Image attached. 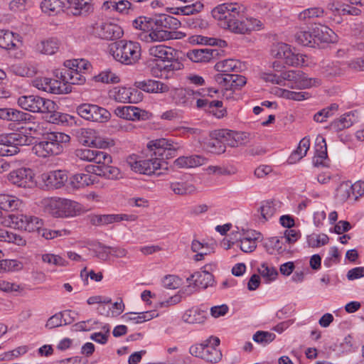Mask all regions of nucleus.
Returning a JSON list of instances; mask_svg holds the SVG:
<instances>
[{"instance_id":"13d9d810","label":"nucleus","mask_w":364,"mask_h":364,"mask_svg":"<svg viewBox=\"0 0 364 364\" xmlns=\"http://www.w3.org/2000/svg\"><path fill=\"white\" fill-rule=\"evenodd\" d=\"M22 264L16 259L0 260V272H11L21 269Z\"/></svg>"},{"instance_id":"69168bd1","label":"nucleus","mask_w":364,"mask_h":364,"mask_svg":"<svg viewBox=\"0 0 364 364\" xmlns=\"http://www.w3.org/2000/svg\"><path fill=\"white\" fill-rule=\"evenodd\" d=\"M100 247L102 248L105 252L119 258L124 257L127 254L126 249L119 247H108L100 244Z\"/></svg>"},{"instance_id":"f03ea898","label":"nucleus","mask_w":364,"mask_h":364,"mask_svg":"<svg viewBox=\"0 0 364 364\" xmlns=\"http://www.w3.org/2000/svg\"><path fill=\"white\" fill-rule=\"evenodd\" d=\"M181 24V21L172 16L160 14L153 18V28L149 34L146 35L143 39L146 42H160L181 38L184 36L183 33L176 31Z\"/></svg>"},{"instance_id":"f257e3e1","label":"nucleus","mask_w":364,"mask_h":364,"mask_svg":"<svg viewBox=\"0 0 364 364\" xmlns=\"http://www.w3.org/2000/svg\"><path fill=\"white\" fill-rule=\"evenodd\" d=\"M212 16L219 21L220 27L237 34H245L259 31L262 23L254 18H243L239 9L234 4H223L212 10Z\"/></svg>"},{"instance_id":"ddd939ff","label":"nucleus","mask_w":364,"mask_h":364,"mask_svg":"<svg viewBox=\"0 0 364 364\" xmlns=\"http://www.w3.org/2000/svg\"><path fill=\"white\" fill-rule=\"evenodd\" d=\"M271 53L274 58L283 60L289 66L299 67L306 63V55L296 53L289 45L284 43L274 45Z\"/></svg>"},{"instance_id":"f8f14e48","label":"nucleus","mask_w":364,"mask_h":364,"mask_svg":"<svg viewBox=\"0 0 364 364\" xmlns=\"http://www.w3.org/2000/svg\"><path fill=\"white\" fill-rule=\"evenodd\" d=\"M32 137L22 132L0 134V156H9L19 152L20 146L31 144Z\"/></svg>"},{"instance_id":"aec40b11","label":"nucleus","mask_w":364,"mask_h":364,"mask_svg":"<svg viewBox=\"0 0 364 364\" xmlns=\"http://www.w3.org/2000/svg\"><path fill=\"white\" fill-rule=\"evenodd\" d=\"M42 180L48 188H60L68 181V175L65 171L55 170L44 173Z\"/></svg>"},{"instance_id":"680f3d73","label":"nucleus","mask_w":364,"mask_h":364,"mask_svg":"<svg viewBox=\"0 0 364 364\" xmlns=\"http://www.w3.org/2000/svg\"><path fill=\"white\" fill-rule=\"evenodd\" d=\"M323 14V10L319 7L310 8L301 12L299 18L301 20H306L307 18H318Z\"/></svg>"},{"instance_id":"bb28decb","label":"nucleus","mask_w":364,"mask_h":364,"mask_svg":"<svg viewBox=\"0 0 364 364\" xmlns=\"http://www.w3.org/2000/svg\"><path fill=\"white\" fill-rule=\"evenodd\" d=\"M133 90L125 87H114L109 91V97L117 102L134 103Z\"/></svg>"},{"instance_id":"7ed1b4c3","label":"nucleus","mask_w":364,"mask_h":364,"mask_svg":"<svg viewBox=\"0 0 364 364\" xmlns=\"http://www.w3.org/2000/svg\"><path fill=\"white\" fill-rule=\"evenodd\" d=\"M202 92L200 90L194 91L191 89H178L176 90L173 99L175 102L182 107H193L196 106L199 109H205L213 112L218 118L225 115V110L220 109L215 112L214 109L222 107L223 102L219 100L209 101L201 98Z\"/></svg>"},{"instance_id":"7c9ffc66","label":"nucleus","mask_w":364,"mask_h":364,"mask_svg":"<svg viewBox=\"0 0 364 364\" xmlns=\"http://www.w3.org/2000/svg\"><path fill=\"white\" fill-rule=\"evenodd\" d=\"M242 63L235 59H226L218 62L215 65L217 71L223 73V74H228L230 72H240L243 68Z\"/></svg>"},{"instance_id":"37998d69","label":"nucleus","mask_w":364,"mask_h":364,"mask_svg":"<svg viewBox=\"0 0 364 364\" xmlns=\"http://www.w3.org/2000/svg\"><path fill=\"white\" fill-rule=\"evenodd\" d=\"M205 318L206 312L198 308L187 310L183 316V321L188 323H202Z\"/></svg>"},{"instance_id":"1a4fd4ad","label":"nucleus","mask_w":364,"mask_h":364,"mask_svg":"<svg viewBox=\"0 0 364 364\" xmlns=\"http://www.w3.org/2000/svg\"><path fill=\"white\" fill-rule=\"evenodd\" d=\"M46 210L55 218L73 217L80 213V203L67 198H50L44 200Z\"/></svg>"},{"instance_id":"6e6d98bb","label":"nucleus","mask_w":364,"mask_h":364,"mask_svg":"<svg viewBox=\"0 0 364 364\" xmlns=\"http://www.w3.org/2000/svg\"><path fill=\"white\" fill-rule=\"evenodd\" d=\"M259 273L267 280H274L278 275V272L273 267H269L267 263H262L258 268Z\"/></svg>"},{"instance_id":"3c124183","label":"nucleus","mask_w":364,"mask_h":364,"mask_svg":"<svg viewBox=\"0 0 364 364\" xmlns=\"http://www.w3.org/2000/svg\"><path fill=\"white\" fill-rule=\"evenodd\" d=\"M46 240H53L58 237H65L70 235V231L66 229L51 230L50 228H42L39 230V233Z\"/></svg>"},{"instance_id":"f704fd0d","label":"nucleus","mask_w":364,"mask_h":364,"mask_svg":"<svg viewBox=\"0 0 364 364\" xmlns=\"http://www.w3.org/2000/svg\"><path fill=\"white\" fill-rule=\"evenodd\" d=\"M358 113L356 111L349 112L341 116V117L332 122V126L338 130H342L351 127L358 122Z\"/></svg>"},{"instance_id":"423d86ee","label":"nucleus","mask_w":364,"mask_h":364,"mask_svg":"<svg viewBox=\"0 0 364 364\" xmlns=\"http://www.w3.org/2000/svg\"><path fill=\"white\" fill-rule=\"evenodd\" d=\"M109 53L117 62L124 65H134L141 59V47L136 41L119 40L109 46Z\"/></svg>"},{"instance_id":"c03bdc74","label":"nucleus","mask_w":364,"mask_h":364,"mask_svg":"<svg viewBox=\"0 0 364 364\" xmlns=\"http://www.w3.org/2000/svg\"><path fill=\"white\" fill-rule=\"evenodd\" d=\"M170 189L176 195L185 196L196 191L194 185L188 181H173L169 184Z\"/></svg>"},{"instance_id":"5fc2aeb1","label":"nucleus","mask_w":364,"mask_h":364,"mask_svg":"<svg viewBox=\"0 0 364 364\" xmlns=\"http://www.w3.org/2000/svg\"><path fill=\"white\" fill-rule=\"evenodd\" d=\"M203 4H201L200 2H196L185 6L177 8V11L175 12V14L186 16L193 15L194 14L200 12L203 9Z\"/></svg>"},{"instance_id":"39448f33","label":"nucleus","mask_w":364,"mask_h":364,"mask_svg":"<svg viewBox=\"0 0 364 364\" xmlns=\"http://www.w3.org/2000/svg\"><path fill=\"white\" fill-rule=\"evenodd\" d=\"M17 104L24 110L46 114L45 118L50 123L55 124L60 121L58 107L53 100L34 95H22L18 98Z\"/></svg>"},{"instance_id":"c85d7f7f","label":"nucleus","mask_w":364,"mask_h":364,"mask_svg":"<svg viewBox=\"0 0 364 364\" xmlns=\"http://www.w3.org/2000/svg\"><path fill=\"white\" fill-rule=\"evenodd\" d=\"M207 159L200 155L180 156L175 160L174 164L178 168H194L206 163Z\"/></svg>"},{"instance_id":"ea45409f","label":"nucleus","mask_w":364,"mask_h":364,"mask_svg":"<svg viewBox=\"0 0 364 364\" xmlns=\"http://www.w3.org/2000/svg\"><path fill=\"white\" fill-rule=\"evenodd\" d=\"M277 203L272 200L263 201L258 208L257 212L260 214L259 220L264 223L269 220L276 213Z\"/></svg>"},{"instance_id":"49530a36","label":"nucleus","mask_w":364,"mask_h":364,"mask_svg":"<svg viewBox=\"0 0 364 364\" xmlns=\"http://www.w3.org/2000/svg\"><path fill=\"white\" fill-rule=\"evenodd\" d=\"M152 21L153 18H149L146 16H139L133 21V26L142 31V33L139 35L141 39L144 40L143 38L145 36L149 34L151 32Z\"/></svg>"},{"instance_id":"774afa93","label":"nucleus","mask_w":364,"mask_h":364,"mask_svg":"<svg viewBox=\"0 0 364 364\" xmlns=\"http://www.w3.org/2000/svg\"><path fill=\"white\" fill-rule=\"evenodd\" d=\"M352 196L354 197V200H356L360 196L364 194V182L361 181H356L352 185H350Z\"/></svg>"},{"instance_id":"393cba45","label":"nucleus","mask_w":364,"mask_h":364,"mask_svg":"<svg viewBox=\"0 0 364 364\" xmlns=\"http://www.w3.org/2000/svg\"><path fill=\"white\" fill-rule=\"evenodd\" d=\"M66 2L67 8L74 16H87L93 11L90 0H66Z\"/></svg>"},{"instance_id":"8fccbe9b","label":"nucleus","mask_w":364,"mask_h":364,"mask_svg":"<svg viewBox=\"0 0 364 364\" xmlns=\"http://www.w3.org/2000/svg\"><path fill=\"white\" fill-rule=\"evenodd\" d=\"M63 81L66 82L67 85H82L85 82V77L82 73L77 71L64 72L62 75Z\"/></svg>"},{"instance_id":"bf43d9fd","label":"nucleus","mask_w":364,"mask_h":364,"mask_svg":"<svg viewBox=\"0 0 364 364\" xmlns=\"http://www.w3.org/2000/svg\"><path fill=\"white\" fill-rule=\"evenodd\" d=\"M257 238L256 237L253 238L250 237H244L242 238L240 241L241 250L247 253L253 252L257 247Z\"/></svg>"},{"instance_id":"864d4df0","label":"nucleus","mask_w":364,"mask_h":364,"mask_svg":"<svg viewBox=\"0 0 364 364\" xmlns=\"http://www.w3.org/2000/svg\"><path fill=\"white\" fill-rule=\"evenodd\" d=\"M276 338L273 333L268 331H258L253 335V341L264 346L270 343Z\"/></svg>"},{"instance_id":"5701e85b","label":"nucleus","mask_w":364,"mask_h":364,"mask_svg":"<svg viewBox=\"0 0 364 364\" xmlns=\"http://www.w3.org/2000/svg\"><path fill=\"white\" fill-rule=\"evenodd\" d=\"M99 37L106 40L120 38L123 35L122 28L114 23H102L97 28Z\"/></svg>"},{"instance_id":"052dcab7","label":"nucleus","mask_w":364,"mask_h":364,"mask_svg":"<svg viewBox=\"0 0 364 364\" xmlns=\"http://www.w3.org/2000/svg\"><path fill=\"white\" fill-rule=\"evenodd\" d=\"M34 117L29 113H26L18 109H14L12 111L11 120L17 123H26L31 122Z\"/></svg>"},{"instance_id":"a211bd4d","label":"nucleus","mask_w":364,"mask_h":364,"mask_svg":"<svg viewBox=\"0 0 364 364\" xmlns=\"http://www.w3.org/2000/svg\"><path fill=\"white\" fill-rule=\"evenodd\" d=\"M13 223H15L18 228L24 230L28 232L38 231L41 230L43 221L41 219L36 216H29L26 215H18L14 216Z\"/></svg>"},{"instance_id":"6ab92c4d","label":"nucleus","mask_w":364,"mask_h":364,"mask_svg":"<svg viewBox=\"0 0 364 364\" xmlns=\"http://www.w3.org/2000/svg\"><path fill=\"white\" fill-rule=\"evenodd\" d=\"M220 52L217 48L193 49L187 52V57L194 63H208L218 58Z\"/></svg>"},{"instance_id":"4d7b16f0","label":"nucleus","mask_w":364,"mask_h":364,"mask_svg":"<svg viewBox=\"0 0 364 364\" xmlns=\"http://www.w3.org/2000/svg\"><path fill=\"white\" fill-rule=\"evenodd\" d=\"M42 259L44 262L58 267H65L68 264V262L64 258L54 254L43 255Z\"/></svg>"},{"instance_id":"412c9836","label":"nucleus","mask_w":364,"mask_h":364,"mask_svg":"<svg viewBox=\"0 0 364 364\" xmlns=\"http://www.w3.org/2000/svg\"><path fill=\"white\" fill-rule=\"evenodd\" d=\"M314 41H319L321 43H336L338 36L334 31L326 26L314 23L311 28Z\"/></svg>"},{"instance_id":"a19ab883","label":"nucleus","mask_w":364,"mask_h":364,"mask_svg":"<svg viewBox=\"0 0 364 364\" xmlns=\"http://www.w3.org/2000/svg\"><path fill=\"white\" fill-rule=\"evenodd\" d=\"M157 314L154 311L141 312L139 314L129 312L124 314L122 318L126 322L131 321L133 323H141L152 319Z\"/></svg>"},{"instance_id":"603ef678","label":"nucleus","mask_w":364,"mask_h":364,"mask_svg":"<svg viewBox=\"0 0 364 364\" xmlns=\"http://www.w3.org/2000/svg\"><path fill=\"white\" fill-rule=\"evenodd\" d=\"M192 293V288L190 286H187L186 288L180 290L177 294L170 297L168 300L163 301L161 305L168 306L170 305L178 304L183 297H185L187 295H190Z\"/></svg>"},{"instance_id":"0eeeda50","label":"nucleus","mask_w":364,"mask_h":364,"mask_svg":"<svg viewBox=\"0 0 364 364\" xmlns=\"http://www.w3.org/2000/svg\"><path fill=\"white\" fill-rule=\"evenodd\" d=\"M75 155L82 161L102 164V171L100 173V176L114 180L118 178L120 175V171L118 168L109 166L112 163V157L103 151L77 149L75 151Z\"/></svg>"},{"instance_id":"e2e57ef3","label":"nucleus","mask_w":364,"mask_h":364,"mask_svg":"<svg viewBox=\"0 0 364 364\" xmlns=\"http://www.w3.org/2000/svg\"><path fill=\"white\" fill-rule=\"evenodd\" d=\"M297 43L303 46H309L314 41L313 33L306 31H298L295 35Z\"/></svg>"},{"instance_id":"20e7f679","label":"nucleus","mask_w":364,"mask_h":364,"mask_svg":"<svg viewBox=\"0 0 364 364\" xmlns=\"http://www.w3.org/2000/svg\"><path fill=\"white\" fill-rule=\"evenodd\" d=\"M149 54L159 61L156 64V68L151 69L156 76L161 77L163 71L179 70L183 68V63L178 60L179 51L172 47L163 44L152 46L149 49Z\"/></svg>"},{"instance_id":"0e129e2a","label":"nucleus","mask_w":364,"mask_h":364,"mask_svg":"<svg viewBox=\"0 0 364 364\" xmlns=\"http://www.w3.org/2000/svg\"><path fill=\"white\" fill-rule=\"evenodd\" d=\"M97 78L98 81L104 83H117L119 82V77L110 70L100 73Z\"/></svg>"},{"instance_id":"e433bc0d","label":"nucleus","mask_w":364,"mask_h":364,"mask_svg":"<svg viewBox=\"0 0 364 364\" xmlns=\"http://www.w3.org/2000/svg\"><path fill=\"white\" fill-rule=\"evenodd\" d=\"M9 70L11 73L21 77H33L36 73V68L28 63H16L9 67Z\"/></svg>"},{"instance_id":"79ce46f5","label":"nucleus","mask_w":364,"mask_h":364,"mask_svg":"<svg viewBox=\"0 0 364 364\" xmlns=\"http://www.w3.org/2000/svg\"><path fill=\"white\" fill-rule=\"evenodd\" d=\"M96 177L88 173H76L70 178V184L74 188L80 189L92 185Z\"/></svg>"},{"instance_id":"de8ad7c7","label":"nucleus","mask_w":364,"mask_h":364,"mask_svg":"<svg viewBox=\"0 0 364 364\" xmlns=\"http://www.w3.org/2000/svg\"><path fill=\"white\" fill-rule=\"evenodd\" d=\"M310 147V139L304 137L299 144L297 149L292 152L289 157L291 163L299 161L304 157Z\"/></svg>"},{"instance_id":"b1692460","label":"nucleus","mask_w":364,"mask_h":364,"mask_svg":"<svg viewBox=\"0 0 364 364\" xmlns=\"http://www.w3.org/2000/svg\"><path fill=\"white\" fill-rule=\"evenodd\" d=\"M145 113V111L134 106H119L114 109L117 117L130 121L143 119Z\"/></svg>"},{"instance_id":"4c0bfd02","label":"nucleus","mask_w":364,"mask_h":364,"mask_svg":"<svg viewBox=\"0 0 364 364\" xmlns=\"http://www.w3.org/2000/svg\"><path fill=\"white\" fill-rule=\"evenodd\" d=\"M66 0H43L41 2V8L45 14L48 15H55L63 11L65 7Z\"/></svg>"},{"instance_id":"58836bf2","label":"nucleus","mask_w":364,"mask_h":364,"mask_svg":"<svg viewBox=\"0 0 364 364\" xmlns=\"http://www.w3.org/2000/svg\"><path fill=\"white\" fill-rule=\"evenodd\" d=\"M218 135L223 137L228 146L237 147L242 144L244 141L243 135L245 134L232 131L221 130L218 131Z\"/></svg>"},{"instance_id":"72a5a7b5","label":"nucleus","mask_w":364,"mask_h":364,"mask_svg":"<svg viewBox=\"0 0 364 364\" xmlns=\"http://www.w3.org/2000/svg\"><path fill=\"white\" fill-rule=\"evenodd\" d=\"M81 136L85 138L82 140V144L85 145L100 148H105L108 146V142L95 136V132L93 129H82Z\"/></svg>"},{"instance_id":"a18cd8bd","label":"nucleus","mask_w":364,"mask_h":364,"mask_svg":"<svg viewBox=\"0 0 364 364\" xmlns=\"http://www.w3.org/2000/svg\"><path fill=\"white\" fill-rule=\"evenodd\" d=\"M22 205V201L16 196L9 195L0 196V209L6 211L18 210Z\"/></svg>"},{"instance_id":"4be33fe9","label":"nucleus","mask_w":364,"mask_h":364,"mask_svg":"<svg viewBox=\"0 0 364 364\" xmlns=\"http://www.w3.org/2000/svg\"><path fill=\"white\" fill-rule=\"evenodd\" d=\"M216 80L224 83L226 90H240L247 82L245 77L237 74H220L216 76Z\"/></svg>"},{"instance_id":"a878e982","label":"nucleus","mask_w":364,"mask_h":364,"mask_svg":"<svg viewBox=\"0 0 364 364\" xmlns=\"http://www.w3.org/2000/svg\"><path fill=\"white\" fill-rule=\"evenodd\" d=\"M20 36L9 30H0V48L11 50L18 48Z\"/></svg>"},{"instance_id":"dca6fc26","label":"nucleus","mask_w":364,"mask_h":364,"mask_svg":"<svg viewBox=\"0 0 364 364\" xmlns=\"http://www.w3.org/2000/svg\"><path fill=\"white\" fill-rule=\"evenodd\" d=\"M283 83L285 81L292 82L295 86L300 89H306L321 84L318 78H309L307 75L301 70H288L282 73Z\"/></svg>"},{"instance_id":"9b49d317","label":"nucleus","mask_w":364,"mask_h":364,"mask_svg":"<svg viewBox=\"0 0 364 364\" xmlns=\"http://www.w3.org/2000/svg\"><path fill=\"white\" fill-rule=\"evenodd\" d=\"M220 344V339L218 337H210L205 343L196 344L190 348V353L204 360L206 362L215 363L220 360L222 353L218 346Z\"/></svg>"},{"instance_id":"4468645a","label":"nucleus","mask_w":364,"mask_h":364,"mask_svg":"<svg viewBox=\"0 0 364 364\" xmlns=\"http://www.w3.org/2000/svg\"><path fill=\"white\" fill-rule=\"evenodd\" d=\"M77 112L86 120L100 123L106 122L111 117L107 109L94 104H82L77 107Z\"/></svg>"},{"instance_id":"2f4dec72","label":"nucleus","mask_w":364,"mask_h":364,"mask_svg":"<svg viewBox=\"0 0 364 364\" xmlns=\"http://www.w3.org/2000/svg\"><path fill=\"white\" fill-rule=\"evenodd\" d=\"M138 87L146 92H167L169 87L167 85L154 80H148L138 82Z\"/></svg>"},{"instance_id":"cd10ccee","label":"nucleus","mask_w":364,"mask_h":364,"mask_svg":"<svg viewBox=\"0 0 364 364\" xmlns=\"http://www.w3.org/2000/svg\"><path fill=\"white\" fill-rule=\"evenodd\" d=\"M60 41L56 38H48L42 40L36 46V50L44 55H54L60 48Z\"/></svg>"},{"instance_id":"09e8293b","label":"nucleus","mask_w":364,"mask_h":364,"mask_svg":"<svg viewBox=\"0 0 364 364\" xmlns=\"http://www.w3.org/2000/svg\"><path fill=\"white\" fill-rule=\"evenodd\" d=\"M0 241L13 242L19 246L26 244V240L21 235L12 232H9L5 229H1Z\"/></svg>"},{"instance_id":"c756f323","label":"nucleus","mask_w":364,"mask_h":364,"mask_svg":"<svg viewBox=\"0 0 364 364\" xmlns=\"http://www.w3.org/2000/svg\"><path fill=\"white\" fill-rule=\"evenodd\" d=\"M193 280L195 287L202 289H206L209 286H212L214 279L212 274L207 271L196 272L192 274L190 277L187 278V281Z\"/></svg>"},{"instance_id":"2eb2a0df","label":"nucleus","mask_w":364,"mask_h":364,"mask_svg":"<svg viewBox=\"0 0 364 364\" xmlns=\"http://www.w3.org/2000/svg\"><path fill=\"white\" fill-rule=\"evenodd\" d=\"M147 149L151 152V156H157L165 161L164 156H165L166 159L173 157L178 147L169 140L161 138L149 141Z\"/></svg>"},{"instance_id":"338daca9","label":"nucleus","mask_w":364,"mask_h":364,"mask_svg":"<svg viewBox=\"0 0 364 364\" xmlns=\"http://www.w3.org/2000/svg\"><path fill=\"white\" fill-rule=\"evenodd\" d=\"M80 276L83 279L85 284H88V278L95 282H100L103 278L102 272L95 273L93 270L87 272V267H84L80 272Z\"/></svg>"},{"instance_id":"6e6552de","label":"nucleus","mask_w":364,"mask_h":364,"mask_svg":"<svg viewBox=\"0 0 364 364\" xmlns=\"http://www.w3.org/2000/svg\"><path fill=\"white\" fill-rule=\"evenodd\" d=\"M70 140V136L62 132L47 133L41 141L33 146L32 151L43 158L58 155L63 151L65 145L68 144Z\"/></svg>"},{"instance_id":"f3484780","label":"nucleus","mask_w":364,"mask_h":364,"mask_svg":"<svg viewBox=\"0 0 364 364\" xmlns=\"http://www.w3.org/2000/svg\"><path fill=\"white\" fill-rule=\"evenodd\" d=\"M8 180L14 185L22 188H31L35 185L34 173L28 168L14 170L8 175Z\"/></svg>"},{"instance_id":"473e14b6","label":"nucleus","mask_w":364,"mask_h":364,"mask_svg":"<svg viewBox=\"0 0 364 364\" xmlns=\"http://www.w3.org/2000/svg\"><path fill=\"white\" fill-rule=\"evenodd\" d=\"M45 85L48 92L53 94H64L71 92V86L66 84L65 81H59L54 79L46 78Z\"/></svg>"},{"instance_id":"9d476101","label":"nucleus","mask_w":364,"mask_h":364,"mask_svg":"<svg viewBox=\"0 0 364 364\" xmlns=\"http://www.w3.org/2000/svg\"><path fill=\"white\" fill-rule=\"evenodd\" d=\"M147 154L150 155V158L146 159H139L136 155L130 156L127 158V162L132 170L136 173L151 175L156 174L160 176L162 172L161 170L167 169V163L157 156H152L151 152L146 149Z\"/></svg>"},{"instance_id":"c9c22d12","label":"nucleus","mask_w":364,"mask_h":364,"mask_svg":"<svg viewBox=\"0 0 364 364\" xmlns=\"http://www.w3.org/2000/svg\"><path fill=\"white\" fill-rule=\"evenodd\" d=\"M216 134H218V132L211 134L210 139L205 142L204 146L208 151L215 154H221L225 151L226 146L225 141L219 139L220 136Z\"/></svg>"}]
</instances>
